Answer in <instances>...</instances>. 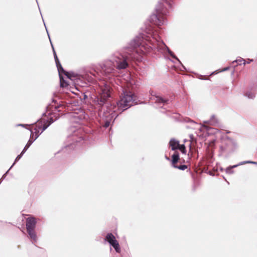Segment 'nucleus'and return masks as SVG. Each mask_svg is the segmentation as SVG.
Instances as JSON below:
<instances>
[{
    "mask_svg": "<svg viewBox=\"0 0 257 257\" xmlns=\"http://www.w3.org/2000/svg\"><path fill=\"white\" fill-rule=\"evenodd\" d=\"M151 50H157L162 54L167 52L182 65L179 59L160 40L157 31L149 26L145 33L136 36L120 51L115 52L112 54L110 58L101 66V70L105 75H107L113 73L116 69H126L128 66L129 62L137 59L141 53L145 54Z\"/></svg>",
    "mask_w": 257,
    "mask_h": 257,
    "instance_id": "obj_1",
    "label": "nucleus"
},
{
    "mask_svg": "<svg viewBox=\"0 0 257 257\" xmlns=\"http://www.w3.org/2000/svg\"><path fill=\"white\" fill-rule=\"evenodd\" d=\"M111 89L109 84L105 81L102 82L100 85L99 94L95 98L99 115L103 120L104 126L106 128L118 115L116 112L115 107L112 106L109 103Z\"/></svg>",
    "mask_w": 257,
    "mask_h": 257,
    "instance_id": "obj_2",
    "label": "nucleus"
},
{
    "mask_svg": "<svg viewBox=\"0 0 257 257\" xmlns=\"http://www.w3.org/2000/svg\"><path fill=\"white\" fill-rule=\"evenodd\" d=\"M161 1L159 2L156 6V13L152 14L149 18L151 23L158 26L165 24L164 16L169 14L168 8L171 9L172 8L171 0H161Z\"/></svg>",
    "mask_w": 257,
    "mask_h": 257,
    "instance_id": "obj_3",
    "label": "nucleus"
},
{
    "mask_svg": "<svg viewBox=\"0 0 257 257\" xmlns=\"http://www.w3.org/2000/svg\"><path fill=\"white\" fill-rule=\"evenodd\" d=\"M138 98L131 91H123L120 96V99L117 102V106H114L117 109L121 112L126 110L131 106L137 104Z\"/></svg>",
    "mask_w": 257,
    "mask_h": 257,
    "instance_id": "obj_4",
    "label": "nucleus"
},
{
    "mask_svg": "<svg viewBox=\"0 0 257 257\" xmlns=\"http://www.w3.org/2000/svg\"><path fill=\"white\" fill-rule=\"evenodd\" d=\"M70 117V120L72 123L83 124L85 120L87 119L88 115L82 110H79L77 111L71 112Z\"/></svg>",
    "mask_w": 257,
    "mask_h": 257,
    "instance_id": "obj_5",
    "label": "nucleus"
},
{
    "mask_svg": "<svg viewBox=\"0 0 257 257\" xmlns=\"http://www.w3.org/2000/svg\"><path fill=\"white\" fill-rule=\"evenodd\" d=\"M50 42H51V46H52V47L53 49V54H54V57L56 65V66H57V68L58 69V71L59 72V78L60 79V86H61V87H63L65 86L66 85V84L64 85V83L62 82V80L63 79V77L61 75V73H64L65 75L67 76V72L64 70V69L63 68L62 65H61L60 62L57 57L56 52L53 47V44H52L51 41Z\"/></svg>",
    "mask_w": 257,
    "mask_h": 257,
    "instance_id": "obj_6",
    "label": "nucleus"
},
{
    "mask_svg": "<svg viewBox=\"0 0 257 257\" xmlns=\"http://www.w3.org/2000/svg\"><path fill=\"white\" fill-rule=\"evenodd\" d=\"M40 128V127H39L38 128L35 127L34 129V131H31V135L30 139L29 140L27 144L26 145L25 147H24L23 149V153H25V152L31 146L32 143L38 138V137L40 135L39 130Z\"/></svg>",
    "mask_w": 257,
    "mask_h": 257,
    "instance_id": "obj_7",
    "label": "nucleus"
},
{
    "mask_svg": "<svg viewBox=\"0 0 257 257\" xmlns=\"http://www.w3.org/2000/svg\"><path fill=\"white\" fill-rule=\"evenodd\" d=\"M224 141L228 150L233 151L236 148L237 144L233 139L228 137H225Z\"/></svg>",
    "mask_w": 257,
    "mask_h": 257,
    "instance_id": "obj_8",
    "label": "nucleus"
},
{
    "mask_svg": "<svg viewBox=\"0 0 257 257\" xmlns=\"http://www.w3.org/2000/svg\"><path fill=\"white\" fill-rule=\"evenodd\" d=\"M150 93L152 95V97H151L150 99L154 100L158 104L165 105V104H167L169 101L168 99H164L160 96L154 94L153 92H150Z\"/></svg>",
    "mask_w": 257,
    "mask_h": 257,
    "instance_id": "obj_9",
    "label": "nucleus"
},
{
    "mask_svg": "<svg viewBox=\"0 0 257 257\" xmlns=\"http://www.w3.org/2000/svg\"><path fill=\"white\" fill-rule=\"evenodd\" d=\"M37 221L34 217H30L26 219V229H35L36 226Z\"/></svg>",
    "mask_w": 257,
    "mask_h": 257,
    "instance_id": "obj_10",
    "label": "nucleus"
},
{
    "mask_svg": "<svg viewBox=\"0 0 257 257\" xmlns=\"http://www.w3.org/2000/svg\"><path fill=\"white\" fill-rule=\"evenodd\" d=\"M204 122L214 126L219 125V120L215 115H212L209 120L204 121Z\"/></svg>",
    "mask_w": 257,
    "mask_h": 257,
    "instance_id": "obj_11",
    "label": "nucleus"
},
{
    "mask_svg": "<svg viewBox=\"0 0 257 257\" xmlns=\"http://www.w3.org/2000/svg\"><path fill=\"white\" fill-rule=\"evenodd\" d=\"M27 231L32 242H36L38 240V237L35 229H27Z\"/></svg>",
    "mask_w": 257,
    "mask_h": 257,
    "instance_id": "obj_12",
    "label": "nucleus"
},
{
    "mask_svg": "<svg viewBox=\"0 0 257 257\" xmlns=\"http://www.w3.org/2000/svg\"><path fill=\"white\" fill-rule=\"evenodd\" d=\"M170 146L171 147V149L173 151L177 150L178 146H179V141L172 139L169 142Z\"/></svg>",
    "mask_w": 257,
    "mask_h": 257,
    "instance_id": "obj_13",
    "label": "nucleus"
},
{
    "mask_svg": "<svg viewBox=\"0 0 257 257\" xmlns=\"http://www.w3.org/2000/svg\"><path fill=\"white\" fill-rule=\"evenodd\" d=\"M115 249V251L117 253H120L121 249L118 241L115 239L114 241L110 244Z\"/></svg>",
    "mask_w": 257,
    "mask_h": 257,
    "instance_id": "obj_14",
    "label": "nucleus"
},
{
    "mask_svg": "<svg viewBox=\"0 0 257 257\" xmlns=\"http://www.w3.org/2000/svg\"><path fill=\"white\" fill-rule=\"evenodd\" d=\"M244 96L249 99H253L255 97V93L251 90H248L244 93Z\"/></svg>",
    "mask_w": 257,
    "mask_h": 257,
    "instance_id": "obj_15",
    "label": "nucleus"
},
{
    "mask_svg": "<svg viewBox=\"0 0 257 257\" xmlns=\"http://www.w3.org/2000/svg\"><path fill=\"white\" fill-rule=\"evenodd\" d=\"M115 239H116V238L112 233H107L105 237V240L107 241L109 244L113 242Z\"/></svg>",
    "mask_w": 257,
    "mask_h": 257,
    "instance_id": "obj_16",
    "label": "nucleus"
},
{
    "mask_svg": "<svg viewBox=\"0 0 257 257\" xmlns=\"http://www.w3.org/2000/svg\"><path fill=\"white\" fill-rule=\"evenodd\" d=\"M78 133H74V134L73 135L72 138L73 140L75 141L76 142H80L81 140L83 139V137L82 135H81L80 137H79L77 139H75V137L77 135L78 133H79L81 132V130L80 128L78 129L77 130Z\"/></svg>",
    "mask_w": 257,
    "mask_h": 257,
    "instance_id": "obj_17",
    "label": "nucleus"
},
{
    "mask_svg": "<svg viewBox=\"0 0 257 257\" xmlns=\"http://www.w3.org/2000/svg\"><path fill=\"white\" fill-rule=\"evenodd\" d=\"M172 165H175V164L178 161V160L179 159V155L178 153H174L172 156Z\"/></svg>",
    "mask_w": 257,
    "mask_h": 257,
    "instance_id": "obj_18",
    "label": "nucleus"
},
{
    "mask_svg": "<svg viewBox=\"0 0 257 257\" xmlns=\"http://www.w3.org/2000/svg\"><path fill=\"white\" fill-rule=\"evenodd\" d=\"M241 165H239V163L237 165H233V166H229L228 167H227L226 169V172L228 174H233L234 171L232 170V169L233 168H236L239 166H240Z\"/></svg>",
    "mask_w": 257,
    "mask_h": 257,
    "instance_id": "obj_19",
    "label": "nucleus"
},
{
    "mask_svg": "<svg viewBox=\"0 0 257 257\" xmlns=\"http://www.w3.org/2000/svg\"><path fill=\"white\" fill-rule=\"evenodd\" d=\"M234 62L237 63L239 65H240L241 63H242L243 65H245L246 63L245 60L241 57H239L232 63H234Z\"/></svg>",
    "mask_w": 257,
    "mask_h": 257,
    "instance_id": "obj_20",
    "label": "nucleus"
},
{
    "mask_svg": "<svg viewBox=\"0 0 257 257\" xmlns=\"http://www.w3.org/2000/svg\"><path fill=\"white\" fill-rule=\"evenodd\" d=\"M173 167H174L175 168L179 169L181 170H184L187 168V166L185 165H182L180 166H177L176 165H173Z\"/></svg>",
    "mask_w": 257,
    "mask_h": 257,
    "instance_id": "obj_21",
    "label": "nucleus"
},
{
    "mask_svg": "<svg viewBox=\"0 0 257 257\" xmlns=\"http://www.w3.org/2000/svg\"><path fill=\"white\" fill-rule=\"evenodd\" d=\"M246 164H252L257 165V162H254V161H243V162H241L239 163V165H242Z\"/></svg>",
    "mask_w": 257,
    "mask_h": 257,
    "instance_id": "obj_22",
    "label": "nucleus"
},
{
    "mask_svg": "<svg viewBox=\"0 0 257 257\" xmlns=\"http://www.w3.org/2000/svg\"><path fill=\"white\" fill-rule=\"evenodd\" d=\"M230 67H226L224 68H223V69L221 70H219L218 71H215L213 72H212L210 74V75H214V74H217L218 72H224V71H227L229 69Z\"/></svg>",
    "mask_w": 257,
    "mask_h": 257,
    "instance_id": "obj_23",
    "label": "nucleus"
},
{
    "mask_svg": "<svg viewBox=\"0 0 257 257\" xmlns=\"http://www.w3.org/2000/svg\"><path fill=\"white\" fill-rule=\"evenodd\" d=\"M179 150H180V151L183 153V154H185L186 153V148H185V147L184 146V145L182 144V145H180L179 144V146H178V149Z\"/></svg>",
    "mask_w": 257,
    "mask_h": 257,
    "instance_id": "obj_24",
    "label": "nucleus"
},
{
    "mask_svg": "<svg viewBox=\"0 0 257 257\" xmlns=\"http://www.w3.org/2000/svg\"><path fill=\"white\" fill-rule=\"evenodd\" d=\"M53 122V120L52 119L51 120L50 123L48 124H44L43 126V127H42V131L40 134V135L45 130H46L48 127L50 125V124L52 123Z\"/></svg>",
    "mask_w": 257,
    "mask_h": 257,
    "instance_id": "obj_25",
    "label": "nucleus"
},
{
    "mask_svg": "<svg viewBox=\"0 0 257 257\" xmlns=\"http://www.w3.org/2000/svg\"><path fill=\"white\" fill-rule=\"evenodd\" d=\"M24 153H23V151H22V152H21V153L20 155H19L16 157V159H15V162H14V163H15H15H16V162H17L18 160H19L21 158V157H22V156L23 155V154H24Z\"/></svg>",
    "mask_w": 257,
    "mask_h": 257,
    "instance_id": "obj_26",
    "label": "nucleus"
},
{
    "mask_svg": "<svg viewBox=\"0 0 257 257\" xmlns=\"http://www.w3.org/2000/svg\"><path fill=\"white\" fill-rule=\"evenodd\" d=\"M14 165H15V163H13V164L12 165V166L10 167V169H9V170H8L6 172V173H5V174H4L3 175V176H2V178L1 179V180H2V179H4L6 178V176L7 174H8V172H9V170H10V169L13 167V166Z\"/></svg>",
    "mask_w": 257,
    "mask_h": 257,
    "instance_id": "obj_27",
    "label": "nucleus"
},
{
    "mask_svg": "<svg viewBox=\"0 0 257 257\" xmlns=\"http://www.w3.org/2000/svg\"><path fill=\"white\" fill-rule=\"evenodd\" d=\"M253 61V59H248V61L247 62V63H250V62H252Z\"/></svg>",
    "mask_w": 257,
    "mask_h": 257,
    "instance_id": "obj_28",
    "label": "nucleus"
},
{
    "mask_svg": "<svg viewBox=\"0 0 257 257\" xmlns=\"http://www.w3.org/2000/svg\"><path fill=\"white\" fill-rule=\"evenodd\" d=\"M17 126H21L24 127L25 126V125L23 124H18L17 125Z\"/></svg>",
    "mask_w": 257,
    "mask_h": 257,
    "instance_id": "obj_29",
    "label": "nucleus"
},
{
    "mask_svg": "<svg viewBox=\"0 0 257 257\" xmlns=\"http://www.w3.org/2000/svg\"><path fill=\"white\" fill-rule=\"evenodd\" d=\"M45 27H46V31H47V32L48 35V36H49V40H50V41H51L49 35V34H48V31H47V28H46V26H45Z\"/></svg>",
    "mask_w": 257,
    "mask_h": 257,
    "instance_id": "obj_30",
    "label": "nucleus"
},
{
    "mask_svg": "<svg viewBox=\"0 0 257 257\" xmlns=\"http://www.w3.org/2000/svg\"><path fill=\"white\" fill-rule=\"evenodd\" d=\"M60 106H58L57 107H56V109H57L58 108H59Z\"/></svg>",
    "mask_w": 257,
    "mask_h": 257,
    "instance_id": "obj_31",
    "label": "nucleus"
},
{
    "mask_svg": "<svg viewBox=\"0 0 257 257\" xmlns=\"http://www.w3.org/2000/svg\"><path fill=\"white\" fill-rule=\"evenodd\" d=\"M1 182H2V180H1V179H0V184L1 183Z\"/></svg>",
    "mask_w": 257,
    "mask_h": 257,
    "instance_id": "obj_32",
    "label": "nucleus"
}]
</instances>
